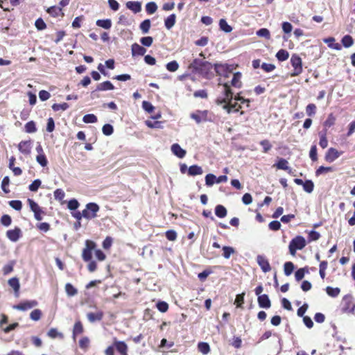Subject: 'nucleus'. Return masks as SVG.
<instances>
[{
	"label": "nucleus",
	"instance_id": "f257e3e1",
	"mask_svg": "<svg viewBox=\"0 0 355 355\" xmlns=\"http://www.w3.org/2000/svg\"><path fill=\"white\" fill-rule=\"evenodd\" d=\"M191 118L195 120L197 123L206 121H213L214 115L208 110H197L190 115Z\"/></svg>",
	"mask_w": 355,
	"mask_h": 355
},
{
	"label": "nucleus",
	"instance_id": "f03ea898",
	"mask_svg": "<svg viewBox=\"0 0 355 355\" xmlns=\"http://www.w3.org/2000/svg\"><path fill=\"white\" fill-rule=\"evenodd\" d=\"M306 245V241L304 237L297 236L293 239L289 244V251L292 255H295L296 250H302Z\"/></svg>",
	"mask_w": 355,
	"mask_h": 355
},
{
	"label": "nucleus",
	"instance_id": "7ed1b4c3",
	"mask_svg": "<svg viewBox=\"0 0 355 355\" xmlns=\"http://www.w3.org/2000/svg\"><path fill=\"white\" fill-rule=\"evenodd\" d=\"M291 64L293 67V71L291 73V76H299L302 72V61L301 58L297 54L292 55L291 58Z\"/></svg>",
	"mask_w": 355,
	"mask_h": 355
},
{
	"label": "nucleus",
	"instance_id": "20e7f679",
	"mask_svg": "<svg viewBox=\"0 0 355 355\" xmlns=\"http://www.w3.org/2000/svg\"><path fill=\"white\" fill-rule=\"evenodd\" d=\"M99 209V206L94 202L87 204L85 209L83 210L84 218L88 220L96 218Z\"/></svg>",
	"mask_w": 355,
	"mask_h": 355
},
{
	"label": "nucleus",
	"instance_id": "39448f33",
	"mask_svg": "<svg viewBox=\"0 0 355 355\" xmlns=\"http://www.w3.org/2000/svg\"><path fill=\"white\" fill-rule=\"evenodd\" d=\"M219 85H222V83H219ZM224 87V95L225 97L223 98H218L216 100V103L218 105H224L225 104H229L230 101H232L233 99V94L230 89V85L227 83H223Z\"/></svg>",
	"mask_w": 355,
	"mask_h": 355
},
{
	"label": "nucleus",
	"instance_id": "423d86ee",
	"mask_svg": "<svg viewBox=\"0 0 355 355\" xmlns=\"http://www.w3.org/2000/svg\"><path fill=\"white\" fill-rule=\"evenodd\" d=\"M96 244L90 240H86L85 247L83 250L82 257L85 261H89L92 258V251L95 250Z\"/></svg>",
	"mask_w": 355,
	"mask_h": 355
},
{
	"label": "nucleus",
	"instance_id": "0eeeda50",
	"mask_svg": "<svg viewBox=\"0 0 355 355\" xmlns=\"http://www.w3.org/2000/svg\"><path fill=\"white\" fill-rule=\"evenodd\" d=\"M234 69V67L232 64H216L215 65V70L217 74L225 78L229 76V74L232 72Z\"/></svg>",
	"mask_w": 355,
	"mask_h": 355
},
{
	"label": "nucleus",
	"instance_id": "6e6552de",
	"mask_svg": "<svg viewBox=\"0 0 355 355\" xmlns=\"http://www.w3.org/2000/svg\"><path fill=\"white\" fill-rule=\"evenodd\" d=\"M257 262L263 272H268L271 270L268 259L263 255H258L257 257Z\"/></svg>",
	"mask_w": 355,
	"mask_h": 355
},
{
	"label": "nucleus",
	"instance_id": "1a4fd4ad",
	"mask_svg": "<svg viewBox=\"0 0 355 355\" xmlns=\"http://www.w3.org/2000/svg\"><path fill=\"white\" fill-rule=\"evenodd\" d=\"M37 305V302L35 300L25 301L21 302L17 305H15L13 308L19 311H26L32 309Z\"/></svg>",
	"mask_w": 355,
	"mask_h": 355
},
{
	"label": "nucleus",
	"instance_id": "9d476101",
	"mask_svg": "<svg viewBox=\"0 0 355 355\" xmlns=\"http://www.w3.org/2000/svg\"><path fill=\"white\" fill-rule=\"evenodd\" d=\"M6 236L10 241L17 242L21 236V230L19 227H15L14 230H8Z\"/></svg>",
	"mask_w": 355,
	"mask_h": 355
},
{
	"label": "nucleus",
	"instance_id": "9b49d317",
	"mask_svg": "<svg viewBox=\"0 0 355 355\" xmlns=\"http://www.w3.org/2000/svg\"><path fill=\"white\" fill-rule=\"evenodd\" d=\"M341 153L338 152L336 148H330L325 155V160L328 162H333L338 159Z\"/></svg>",
	"mask_w": 355,
	"mask_h": 355
},
{
	"label": "nucleus",
	"instance_id": "f8f14e48",
	"mask_svg": "<svg viewBox=\"0 0 355 355\" xmlns=\"http://www.w3.org/2000/svg\"><path fill=\"white\" fill-rule=\"evenodd\" d=\"M259 307L269 309L271 306L270 300L266 294L259 295L257 299Z\"/></svg>",
	"mask_w": 355,
	"mask_h": 355
},
{
	"label": "nucleus",
	"instance_id": "ddd939ff",
	"mask_svg": "<svg viewBox=\"0 0 355 355\" xmlns=\"http://www.w3.org/2000/svg\"><path fill=\"white\" fill-rule=\"evenodd\" d=\"M114 346L121 355H128V346L123 341L114 340Z\"/></svg>",
	"mask_w": 355,
	"mask_h": 355
},
{
	"label": "nucleus",
	"instance_id": "4468645a",
	"mask_svg": "<svg viewBox=\"0 0 355 355\" xmlns=\"http://www.w3.org/2000/svg\"><path fill=\"white\" fill-rule=\"evenodd\" d=\"M19 150L24 155H28L31 150V141H22L18 145Z\"/></svg>",
	"mask_w": 355,
	"mask_h": 355
},
{
	"label": "nucleus",
	"instance_id": "2eb2a0df",
	"mask_svg": "<svg viewBox=\"0 0 355 355\" xmlns=\"http://www.w3.org/2000/svg\"><path fill=\"white\" fill-rule=\"evenodd\" d=\"M171 151L179 158H183L186 155V150L182 149L178 144H173L171 146Z\"/></svg>",
	"mask_w": 355,
	"mask_h": 355
},
{
	"label": "nucleus",
	"instance_id": "dca6fc26",
	"mask_svg": "<svg viewBox=\"0 0 355 355\" xmlns=\"http://www.w3.org/2000/svg\"><path fill=\"white\" fill-rule=\"evenodd\" d=\"M131 51L132 55L133 56L144 55L146 52V49L144 47L140 46L137 43H135L132 45Z\"/></svg>",
	"mask_w": 355,
	"mask_h": 355
},
{
	"label": "nucleus",
	"instance_id": "f3484780",
	"mask_svg": "<svg viewBox=\"0 0 355 355\" xmlns=\"http://www.w3.org/2000/svg\"><path fill=\"white\" fill-rule=\"evenodd\" d=\"M223 108L227 111V113H231L232 112H239L241 108V106L239 105L236 102L232 103V101L229 102V104H225L223 106Z\"/></svg>",
	"mask_w": 355,
	"mask_h": 355
},
{
	"label": "nucleus",
	"instance_id": "a211bd4d",
	"mask_svg": "<svg viewBox=\"0 0 355 355\" xmlns=\"http://www.w3.org/2000/svg\"><path fill=\"white\" fill-rule=\"evenodd\" d=\"M103 313L98 311L96 313L89 312L87 314V318L90 322H94L96 321H100L103 319Z\"/></svg>",
	"mask_w": 355,
	"mask_h": 355
},
{
	"label": "nucleus",
	"instance_id": "6ab92c4d",
	"mask_svg": "<svg viewBox=\"0 0 355 355\" xmlns=\"http://www.w3.org/2000/svg\"><path fill=\"white\" fill-rule=\"evenodd\" d=\"M8 285L12 287L15 293V296H19V291L20 288V284L19 279L17 277H12L8 280Z\"/></svg>",
	"mask_w": 355,
	"mask_h": 355
},
{
	"label": "nucleus",
	"instance_id": "aec40b11",
	"mask_svg": "<svg viewBox=\"0 0 355 355\" xmlns=\"http://www.w3.org/2000/svg\"><path fill=\"white\" fill-rule=\"evenodd\" d=\"M126 7L135 13H137L141 10V4L139 1H128Z\"/></svg>",
	"mask_w": 355,
	"mask_h": 355
},
{
	"label": "nucleus",
	"instance_id": "412c9836",
	"mask_svg": "<svg viewBox=\"0 0 355 355\" xmlns=\"http://www.w3.org/2000/svg\"><path fill=\"white\" fill-rule=\"evenodd\" d=\"M241 76L242 75L240 72L234 73L231 80V85L236 88H241L242 86Z\"/></svg>",
	"mask_w": 355,
	"mask_h": 355
},
{
	"label": "nucleus",
	"instance_id": "4be33fe9",
	"mask_svg": "<svg viewBox=\"0 0 355 355\" xmlns=\"http://www.w3.org/2000/svg\"><path fill=\"white\" fill-rule=\"evenodd\" d=\"M114 89V85L110 81H105L103 83H99L97 85L96 91H108L113 90Z\"/></svg>",
	"mask_w": 355,
	"mask_h": 355
},
{
	"label": "nucleus",
	"instance_id": "5701e85b",
	"mask_svg": "<svg viewBox=\"0 0 355 355\" xmlns=\"http://www.w3.org/2000/svg\"><path fill=\"white\" fill-rule=\"evenodd\" d=\"M47 12L51 16L55 17L60 15L63 16L64 13L62 11V8L60 6H53L47 9Z\"/></svg>",
	"mask_w": 355,
	"mask_h": 355
},
{
	"label": "nucleus",
	"instance_id": "b1692460",
	"mask_svg": "<svg viewBox=\"0 0 355 355\" xmlns=\"http://www.w3.org/2000/svg\"><path fill=\"white\" fill-rule=\"evenodd\" d=\"M203 173V170L202 167L198 165L191 166L188 169V174L191 176H195L198 175H202Z\"/></svg>",
	"mask_w": 355,
	"mask_h": 355
},
{
	"label": "nucleus",
	"instance_id": "393cba45",
	"mask_svg": "<svg viewBox=\"0 0 355 355\" xmlns=\"http://www.w3.org/2000/svg\"><path fill=\"white\" fill-rule=\"evenodd\" d=\"M205 64V62L202 59H194L193 62L189 64V68L197 71L201 69Z\"/></svg>",
	"mask_w": 355,
	"mask_h": 355
},
{
	"label": "nucleus",
	"instance_id": "a878e982",
	"mask_svg": "<svg viewBox=\"0 0 355 355\" xmlns=\"http://www.w3.org/2000/svg\"><path fill=\"white\" fill-rule=\"evenodd\" d=\"M83 326L80 321H76L73 329V338L75 340L76 336L83 332Z\"/></svg>",
	"mask_w": 355,
	"mask_h": 355
},
{
	"label": "nucleus",
	"instance_id": "bb28decb",
	"mask_svg": "<svg viewBox=\"0 0 355 355\" xmlns=\"http://www.w3.org/2000/svg\"><path fill=\"white\" fill-rule=\"evenodd\" d=\"M288 162L287 160H286L284 158H281L279 159L278 162L274 165V166H276L278 169L288 171V173H291V169L288 166Z\"/></svg>",
	"mask_w": 355,
	"mask_h": 355
},
{
	"label": "nucleus",
	"instance_id": "cd10ccee",
	"mask_svg": "<svg viewBox=\"0 0 355 355\" xmlns=\"http://www.w3.org/2000/svg\"><path fill=\"white\" fill-rule=\"evenodd\" d=\"M176 15H170L164 21V25L168 30H170L175 24Z\"/></svg>",
	"mask_w": 355,
	"mask_h": 355
},
{
	"label": "nucleus",
	"instance_id": "c85d7f7f",
	"mask_svg": "<svg viewBox=\"0 0 355 355\" xmlns=\"http://www.w3.org/2000/svg\"><path fill=\"white\" fill-rule=\"evenodd\" d=\"M227 213L226 208L223 205H218L215 207V214L218 218H225L227 216Z\"/></svg>",
	"mask_w": 355,
	"mask_h": 355
},
{
	"label": "nucleus",
	"instance_id": "c756f323",
	"mask_svg": "<svg viewBox=\"0 0 355 355\" xmlns=\"http://www.w3.org/2000/svg\"><path fill=\"white\" fill-rule=\"evenodd\" d=\"M96 25L105 29H110L112 26V21L109 19H98L96 22Z\"/></svg>",
	"mask_w": 355,
	"mask_h": 355
},
{
	"label": "nucleus",
	"instance_id": "7c9ffc66",
	"mask_svg": "<svg viewBox=\"0 0 355 355\" xmlns=\"http://www.w3.org/2000/svg\"><path fill=\"white\" fill-rule=\"evenodd\" d=\"M65 291L69 297L75 296L78 293V290L70 283L66 284Z\"/></svg>",
	"mask_w": 355,
	"mask_h": 355
},
{
	"label": "nucleus",
	"instance_id": "2f4dec72",
	"mask_svg": "<svg viewBox=\"0 0 355 355\" xmlns=\"http://www.w3.org/2000/svg\"><path fill=\"white\" fill-rule=\"evenodd\" d=\"M198 349L202 354L206 355L210 352V347L207 343L200 342L198 344Z\"/></svg>",
	"mask_w": 355,
	"mask_h": 355
},
{
	"label": "nucleus",
	"instance_id": "473e14b6",
	"mask_svg": "<svg viewBox=\"0 0 355 355\" xmlns=\"http://www.w3.org/2000/svg\"><path fill=\"white\" fill-rule=\"evenodd\" d=\"M289 57L288 52L285 49H280L277 53H276V58L279 61L283 62L286 60Z\"/></svg>",
	"mask_w": 355,
	"mask_h": 355
},
{
	"label": "nucleus",
	"instance_id": "72a5a7b5",
	"mask_svg": "<svg viewBox=\"0 0 355 355\" xmlns=\"http://www.w3.org/2000/svg\"><path fill=\"white\" fill-rule=\"evenodd\" d=\"M324 43L327 44L330 48L334 49L340 50V45L338 43H334L335 39L334 37H328L324 40Z\"/></svg>",
	"mask_w": 355,
	"mask_h": 355
},
{
	"label": "nucleus",
	"instance_id": "f704fd0d",
	"mask_svg": "<svg viewBox=\"0 0 355 355\" xmlns=\"http://www.w3.org/2000/svg\"><path fill=\"white\" fill-rule=\"evenodd\" d=\"M15 264V261H10L9 263L6 264L2 269L3 273L5 275L10 274L13 270V267Z\"/></svg>",
	"mask_w": 355,
	"mask_h": 355
},
{
	"label": "nucleus",
	"instance_id": "c9c22d12",
	"mask_svg": "<svg viewBox=\"0 0 355 355\" xmlns=\"http://www.w3.org/2000/svg\"><path fill=\"white\" fill-rule=\"evenodd\" d=\"M220 28L225 33H230L232 31V28L227 23L226 20L221 19L219 21Z\"/></svg>",
	"mask_w": 355,
	"mask_h": 355
},
{
	"label": "nucleus",
	"instance_id": "e433bc0d",
	"mask_svg": "<svg viewBox=\"0 0 355 355\" xmlns=\"http://www.w3.org/2000/svg\"><path fill=\"white\" fill-rule=\"evenodd\" d=\"M24 128L27 133H34L37 131L36 125L33 121L26 123Z\"/></svg>",
	"mask_w": 355,
	"mask_h": 355
},
{
	"label": "nucleus",
	"instance_id": "4c0bfd02",
	"mask_svg": "<svg viewBox=\"0 0 355 355\" xmlns=\"http://www.w3.org/2000/svg\"><path fill=\"white\" fill-rule=\"evenodd\" d=\"M139 28L143 33L146 34L148 33L150 28V19H145L143 21L139 26Z\"/></svg>",
	"mask_w": 355,
	"mask_h": 355
},
{
	"label": "nucleus",
	"instance_id": "58836bf2",
	"mask_svg": "<svg viewBox=\"0 0 355 355\" xmlns=\"http://www.w3.org/2000/svg\"><path fill=\"white\" fill-rule=\"evenodd\" d=\"M223 256L224 258L228 259L231 257L232 254L235 252V250L230 246H224L223 247Z\"/></svg>",
	"mask_w": 355,
	"mask_h": 355
},
{
	"label": "nucleus",
	"instance_id": "ea45409f",
	"mask_svg": "<svg viewBox=\"0 0 355 355\" xmlns=\"http://www.w3.org/2000/svg\"><path fill=\"white\" fill-rule=\"evenodd\" d=\"M326 292L329 296L336 297L339 295L340 290L338 288H332L331 286H327L326 288Z\"/></svg>",
	"mask_w": 355,
	"mask_h": 355
},
{
	"label": "nucleus",
	"instance_id": "a19ab883",
	"mask_svg": "<svg viewBox=\"0 0 355 355\" xmlns=\"http://www.w3.org/2000/svg\"><path fill=\"white\" fill-rule=\"evenodd\" d=\"M83 121L85 123H94L97 121V117L93 114H87L83 116Z\"/></svg>",
	"mask_w": 355,
	"mask_h": 355
},
{
	"label": "nucleus",
	"instance_id": "79ce46f5",
	"mask_svg": "<svg viewBox=\"0 0 355 355\" xmlns=\"http://www.w3.org/2000/svg\"><path fill=\"white\" fill-rule=\"evenodd\" d=\"M284 274L286 276H289L290 275H291V273L293 272V271L294 270V265L292 262L288 261L284 263Z\"/></svg>",
	"mask_w": 355,
	"mask_h": 355
},
{
	"label": "nucleus",
	"instance_id": "37998d69",
	"mask_svg": "<svg viewBox=\"0 0 355 355\" xmlns=\"http://www.w3.org/2000/svg\"><path fill=\"white\" fill-rule=\"evenodd\" d=\"M302 187L306 192L310 193L313 190L314 184L311 180H306L302 184Z\"/></svg>",
	"mask_w": 355,
	"mask_h": 355
},
{
	"label": "nucleus",
	"instance_id": "c03bdc74",
	"mask_svg": "<svg viewBox=\"0 0 355 355\" xmlns=\"http://www.w3.org/2000/svg\"><path fill=\"white\" fill-rule=\"evenodd\" d=\"M216 177L211 173H209L205 176V184L208 187H211L216 183Z\"/></svg>",
	"mask_w": 355,
	"mask_h": 355
},
{
	"label": "nucleus",
	"instance_id": "a18cd8bd",
	"mask_svg": "<svg viewBox=\"0 0 355 355\" xmlns=\"http://www.w3.org/2000/svg\"><path fill=\"white\" fill-rule=\"evenodd\" d=\"M68 108H69V105L67 103H60V104L55 103L52 105V109L55 112H58L60 110L64 111V110H67Z\"/></svg>",
	"mask_w": 355,
	"mask_h": 355
},
{
	"label": "nucleus",
	"instance_id": "49530a36",
	"mask_svg": "<svg viewBox=\"0 0 355 355\" xmlns=\"http://www.w3.org/2000/svg\"><path fill=\"white\" fill-rule=\"evenodd\" d=\"M166 69L168 71L175 72V71H176L178 69L179 64L177 62V61L173 60V61H171V62H168L166 64Z\"/></svg>",
	"mask_w": 355,
	"mask_h": 355
},
{
	"label": "nucleus",
	"instance_id": "de8ad7c7",
	"mask_svg": "<svg viewBox=\"0 0 355 355\" xmlns=\"http://www.w3.org/2000/svg\"><path fill=\"white\" fill-rule=\"evenodd\" d=\"M157 6L155 2H149L146 6V12L148 14H153L156 12Z\"/></svg>",
	"mask_w": 355,
	"mask_h": 355
},
{
	"label": "nucleus",
	"instance_id": "09e8293b",
	"mask_svg": "<svg viewBox=\"0 0 355 355\" xmlns=\"http://www.w3.org/2000/svg\"><path fill=\"white\" fill-rule=\"evenodd\" d=\"M89 345V339L87 337H83L79 340L80 347L86 351Z\"/></svg>",
	"mask_w": 355,
	"mask_h": 355
},
{
	"label": "nucleus",
	"instance_id": "8fccbe9b",
	"mask_svg": "<svg viewBox=\"0 0 355 355\" xmlns=\"http://www.w3.org/2000/svg\"><path fill=\"white\" fill-rule=\"evenodd\" d=\"M353 43V39L349 35H345L342 39V44L346 48L350 47Z\"/></svg>",
	"mask_w": 355,
	"mask_h": 355
},
{
	"label": "nucleus",
	"instance_id": "3c124183",
	"mask_svg": "<svg viewBox=\"0 0 355 355\" xmlns=\"http://www.w3.org/2000/svg\"><path fill=\"white\" fill-rule=\"evenodd\" d=\"M320 142L319 144L322 148H325L328 146V141L326 137V133L320 132Z\"/></svg>",
	"mask_w": 355,
	"mask_h": 355
},
{
	"label": "nucleus",
	"instance_id": "603ef678",
	"mask_svg": "<svg viewBox=\"0 0 355 355\" xmlns=\"http://www.w3.org/2000/svg\"><path fill=\"white\" fill-rule=\"evenodd\" d=\"M42 316V311L40 309H34L30 314V318L34 321H38Z\"/></svg>",
	"mask_w": 355,
	"mask_h": 355
},
{
	"label": "nucleus",
	"instance_id": "864d4df0",
	"mask_svg": "<svg viewBox=\"0 0 355 355\" xmlns=\"http://www.w3.org/2000/svg\"><path fill=\"white\" fill-rule=\"evenodd\" d=\"M316 112V106L315 104L311 103L309 104L306 107V114L309 116H312L315 115Z\"/></svg>",
	"mask_w": 355,
	"mask_h": 355
},
{
	"label": "nucleus",
	"instance_id": "5fc2aeb1",
	"mask_svg": "<svg viewBox=\"0 0 355 355\" xmlns=\"http://www.w3.org/2000/svg\"><path fill=\"white\" fill-rule=\"evenodd\" d=\"M320 234L319 232L314 231V230H311L309 233L308 240L309 242L315 241L318 240L320 239Z\"/></svg>",
	"mask_w": 355,
	"mask_h": 355
},
{
	"label": "nucleus",
	"instance_id": "6e6d98bb",
	"mask_svg": "<svg viewBox=\"0 0 355 355\" xmlns=\"http://www.w3.org/2000/svg\"><path fill=\"white\" fill-rule=\"evenodd\" d=\"M47 335L51 338H55L56 337L62 338L63 335L62 333L58 331L55 328H51L47 333Z\"/></svg>",
	"mask_w": 355,
	"mask_h": 355
},
{
	"label": "nucleus",
	"instance_id": "4d7b16f0",
	"mask_svg": "<svg viewBox=\"0 0 355 355\" xmlns=\"http://www.w3.org/2000/svg\"><path fill=\"white\" fill-rule=\"evenodd\" d=\"M9 183V178L8 176L4 177L1 182V189L6 193H8L10 192V190L8 189Z\"/></svg>",
	"mask_w": 355,
	"mask_h": 355
},
{
	"label": "nucleus",
	"instance_id": "13d9d810",
	"mask_svg": "<svg viewBox=\"0 0 355 355\" xmlns=\"http://www.w3.org/2000/svg\"><path fill=\"white\" fill-rule=\"evenodd\" d=\"M103 133L106 136H110L113 133L114 129L110 124H105L102 128Z\"/></svg>",
	"mask_w": 355,
	"mask_h": 355
},
{
	"label": "nucleus",
	"instance_id": "bf43d9fd",
	"mask_svg": "<svg viewBox=\"0 0 355 355\" xmlns=\"http://www.w3.org/2000/svg\"><path fill=\"white\" fill-rule=\"evenodd\" d=\"M257 35L259 37H265L266 39H270V31L267 28H261L257 32Z\"/></svg>",
	"mask_w": 355,
	"mask_h": 355
},
{
	"label": "nucleus",
	"instance_id": "052dcab7",
	"mask_svg": "<svg viewBox=\"0 0 355 355\" xmlns=\"http://www.w3.org/2000/svg\"><path fill=\"white\" fill-rule=\"evenodd\" d=\"M153 42V39L152 37L150 36L141 37L140 40V42L141 43V44L148 47L152 45Z\"/></svg>",
	"mask_w": 355,
	"mask_h": 355
},
{
	"label": "nucleus",
	"instance_id": "680f3d73",
	"mask_svg": "<svg viewBox=\"0 0 355 355\" xmlns=\"http://www.w3.org/2000/svg\"><path fill=\"white\" fill-rule=\"evenodd\" d=\"M335 121H336V118L334 117V116L332 114H330L328 116L326 121H324V125L327 128H330L331 126H332L334 124Z\"/></svg>",
	"mask_w": 355,
	"mask_h": 355
},
{
	"label": "nucleus",
	"instance_id": "e2e57ef3",
	"mask_svg": "<svg viewBox=\"0 0 355 355\" xmlns=\"http://www.w3.org/2000/svg\"><path fill=\"white\" fill-rule=\"evenodd\" d=\"M37 162L42 166H46L47 165V159L44 154H40L36 157Z\"/></svg>",
	"mask_w": 355,
	"mask_h": 355
},
{
	"label": "nucleus",
	"instance_id": "0e129e2a",
	"mask_svg": "<svg viewBox=\"0 0 355 355\" xmlns=\"http://www.w3.org/2000/svg\"><path fill=\"white\" fill-rule=\"evenodd\" d=\"M41 181L39 179L35 180L30 185L29 189L31 191H37L41 185Z\"/></svg>",
	"mask_w": 355,
	"mask_h": 355
},
{
	"label": "nucleus",
	"instance_id": "69168bd1",
	"mask_svg": "<svg viewBox=\"0 0 355 355\" xmlns=\"http://www.w3.org/2000/svg\"><path fill=\"white\" fill-rule=\"evenodd\" d=\"M10 206L15 210L19 211L21 209L22 203L20 200H11L9 202Z\"/></svg>",
	"mask_w": 355,
	"mask_h": 355
},
{
	"label": "nucleus",
	"instance_id": "338daca9",
	"mask_svg": "<svg viewBox=\"0 0 355 355\" xmlns=\"http://www.w3.org/2000/svg\"><path fill=\"white\" fill-rule=\"evenodd\" d=\"M142 107L145 111H146L148 113L153 112V111L155 109L154 106L150 102L146 101H143Z\"/></svg>",
	"mask_w": 355,
	"mask_h": 355
},
{
	"label": "nucleus",
	"instance_id": "774afa93",
	"mask_svg": "<svg viewBox=\"0 0 355 355\" xmlns=\"http://www.w3.org/2000/svg\"><path fill=\"white\" fill-rule=\"evenodd\" d=\"M1 223L3 225L8 227L12 223L11 217L9 215L5 214L1 218Z\"/></svg>",
	"mask_w": 355,
	"mask_h": 355
}]
</instances>
